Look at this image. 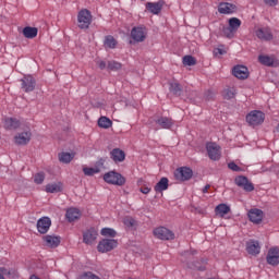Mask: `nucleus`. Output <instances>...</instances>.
Here are the masks:
<instances>
[{
  "mask_svg": "<svg viewBox=\"0 0 279 279\" xmlns=\"http://www.w3.org/2000/svg\"><path fill=\"white\" fill-rule=\"evenodd\" d=\"M77 23L80 29H88L90 27V23H93V15L90 11L83 9L77 14Z\"/></svg>",
  "mask_w": 279,
  "mask_h": 279,
  "instance_id": "obj_1",
  "label": "nucleus"
},
{
  "mask_svg": "<svg viewBox=\"0 0 279 279\" xmlns=\"http://www.w3.org/2000/svg\"><path fill=\"white\" fill-rule=\"evenodd\" d=\"M104 180L107 184H113L114 186H123L125 184V178L116 171L105 173Z\"/></svg>",
  "mask_w": 279,
  "mask_h": 279,
  "instance_id": "obj_2",
  "label": "nucleus"
},
{
  "mask_svg": "<svg viewBox=\"0 0 279 279\" xmlns=\"http://www.w3.org/2000/svg\"><path fill=\"white\" fill-rule=\"evenodd\" d=\"M264 121H265V113L258 110L251 111L246 116V123H248V125H252L253 128L256 125H260L262 123H264Z\"/></svg>",
  "mask_w": 279,
  "mask_h": 279,
  "instance_id": "obj_3",
  "label": "nucleus"
},
{
  "mask_svg": "<svg viewBox=\"0 0 279 279\" xmlns=\"http://www.w3.org/2000/svg\"><path fill=\"white\" fill-rule=\"evenodd\" d=\"M118 245L119 242H117V240L104 239L98 243L97 250L101 252V254H106V252H112Z\"/></svg>",
  "mask_w": 279,
  "mask_h": 279,
  "instance_id": "obj_4",
  "label": "nucleus"
},
{
  "mask_svg": "<svg viewBox=\"0 0 279 279\" xmlns=\"http://www.w3.org/2000/svg\"><path fill=\"white\" fill-rule=\"evenodd\" d=\"M239 27H241V20H239L238 17H231L229 20V27L223 28V34H226L228 38H232L235 32L239 31Z\"/></svg>",
  "mask_w": 279,
  "mask_h": 279,
  "instance_id": "obj_5",
  "label": "nucleus"
},
{
  "mask_svg": "<svg viewBox=\"0 0 279 279\" xmlns=\"http://www.w3.org/2000/svg\"><path fill=\"white\" fill-rule=\"evenodd\" d=\"M154 236L160 239V241H171L174 239V234L171 230L165 227H158L154 230Z\"/></svg>",
  "mask_w": 279,
  "mask_h": 279,
  "instance_id": "obj_6",
  "label": "nucleus"
},
{
  "mask_svg": "<svg viewBox=\"0 0 279 279\" xmlns=\"http://www.w3.org/2000/svg\"><path fill=\"white\" fill-rule=\"evenodd\" d=\"M206 150L210 160H220L221 146H219L217 143H207Z\"/></svg>",
  "mask_w": 279,
  "mask_h": 279,
  "instance_id": "obj_7",
  "label": "nucleus"
},
{
  "mask_svg": "<svg viewBox=\"0 0 279 279\" xmlns=\"http://www.w3.org/2000/svg\"><path fill=\"white\" fill-rule=\"evenodd\" d=\"M131 37L135 40V43H144L147 38V28L143 26L133 27L131 31Z\"/></svg>",
  "mask_w": 279,
  "mask_h": 279,
  "instance_id": "obj_8",
  "label": "nucleus"
},
{
  "mask_svg": "<svg viewBox=\"0 0 279 279\" xmlns=\"http://www.w3.org/2000/svg\"><path fill=\"white\" fill-rule=\"evenodd\" d=\"M22 90H24V93H32L34 90V88H36V78H34V76L32 75H25L22 80Z\"/></svg>",
  "mask_w": 279,
  "mask_h": 279,
  "instance_id": "obj_9",
  "label": "nucleus"
},
{
  "mask_svg": "<svg viewBox=\"0 0 279 279\" xmlns=\"http://www.w3.org/2000/svg\"><path fill=\"white\" fill-rule=\"evenodd\" d=\"M236 186H240V189H243L247 193H252L254 191V184L250 182V180L246 177L239 175L234 180Z\"/></svg>",
  "mask_w": 279,
  "mask_h": 279,
  "instance_id": "obj_10",
  "label": "nucleus"
},
{
  "mask_svg": "<svg viewBox=\"0 0 279 279\" xmlns=\"http://www.w3.org/2000/svg\"><path fill=\"white\" fill-rule=\"evenodd\" d=\"M44 244L46 247H50L51 250L58 247L62 241L60 235H54V234H48L43 236Z\"/></svg>",
  "mask_w": 279,
  "mask_h": 279,
  "instance_id": "obj_11",
  "label": "nucleus"
},
{
  "mask_svg": "<svg viewBox=\"0 0 279 279\" xmlns=\"http://www.w3.org/2000/svg\"><path fill=\"white\" fill-rule=\"evenodd\" d=\"M266 260L268 265L276 267L279 265V247L275 246L269 248Z\"/></svg>",
  "mask_w": 279,
  "mask_h": 279,
  "instance_id": "obj_12",
  "label": "nucleus"
},
{
  "mask_svg": "<svg viewBox=\"0 0 279 279\" xmlns=\"http://www.w3.org/2000/svg\"><path fill=\"white\" fill-rule=\"evenodd\" d=\"M51 228V218L43 217L37 221V230L40 234H47Z\"/></svg>",
  "mask_w": 279,
  "mask_h": 279,
  "instance_id": "obj_13",
  "label": "nucleus"
},
{
  "mask_svg": "<svg viewBox=\"0 0 279 279\" xmlns=\"http://www.w3.org/2000/svg\"><path fill=\"white\" fill-rule=\"evenodd\" d=\"M97 230L95 229H88L83 233V243H85L86 245H93L95 243V241H97Z\"/></svg>",
  "mask_w": 279,
  "mask_h": 279,
  "instance_id": "obj_14",
  "label": "nucleus"
},
{
  "mask_svg": "<svg viewBox=\"0 0 279 279\" xmlns=\"http://www.w3.org/2000/svg\"><path fill=\"white\" fill-rule=\"evenodd\" d=\"M234 77L238 80H247L250 72L245 65H235L232 70Z\"/></svg>",
  "mask_w": 279,
  "mask_h": 279,
  "instance_id": "obj_15",
  "label": "nucleus"
},
{
  "mask_svg": "<svg viewBox=\"0 0 279 279\" xmlns=\"http://www.w3.org/2000/svg\"><path fill=\"white\" fill-rule=\"evenodd\" d=\"M14 141L16 145H27L32 141V131L19 133L15 135Z\"/></svg>",
  "mask_w": 279,
  "mask_h": 279,
  "instance_id": "obj_16",
  "label": "nucleus"
},
{
  "mask_svg": "<svg viewBox=\"0 0 279 279\" xmlns=\"http://www.w3.org/2000/svg\"><path fill=\"white\" fill-rule=\"evenodd\" d=\"M236 5L230 2H222L218 5V12L220 14H234Z\"/></svg>",
  "mask_w": 279,
  "mask_h": 279,
  "instance_id": "obj_17",
  "label": "nucleus"
},
{
  "mask_svg": "<svg viewBox=\"0 0 279 279\" xmlns=\"http://www.w3.org/2000/svg\"><path fill=\"white\" fill-rule=\"evenodd\" d=\"M246 252L251 254V256H257V254H260V244L258 241H250L246 243Z\"/></svg>",
  "mask_w": 279,
  "mask_h": 279,
  "instance_id": "obj_18",
  "label": "nucleus"
},
{
  "mask_svg": "<svg viewBox=\"0 0 279 279\" xmlns=\"http://www.w3.org/2000/svg\"><path fill=\"white\" fill-rule=\"evenodd\" d=\"M177 178L183 181L191 180L193 178V170L187 167L180 168L177 170Z\"/></svg>",
  "mask_w": 279,
  "mask_h": 279,
  "instance_id": "obj_19",
  "label": "nucleus"
},
{
  "mask_svg": "<svg viewBox=\"0 0 279 279\" xmlns=\"http://www.w3.org/2000/svg\"><path fill=\"white\" fill-rule=\"evenodd\" d=\"M162 5H165V2L158 1V2H147L146 3V10L150 12L151 14H160L162 11Z\"/></svg>",
  "mask_w": 279,
  "mask_h": 279,
  "instance_id": "obj_20",
  "label": "nucleus"
},
{
  "mask_svg": "<svg viewBox=\"0 0 279 279\" xmlns=\"http://www.w3.org/2000/svg\"><path fill=\"white\" fill-rule=\"evenodd\" d=\"M248 218L252 223H260L263 221V210L260 209H251L248 211Z\"/></svg>",
  "mask_w": 279,
  "mask_h": 279,
  "instance_id": "obj_21",
  "label": "nucleus"
},
{
  "mask_svg": "<svg viewBox=\"0 0 279 279\" xmlns=\"http://www.w3.org/2000/svg\"><path fill=\"white\" fill-rule=\"evenodd\" d=\"M158 126L162 128V130H169L173 126V120L171 118L161 117L155 120Z\"/></svg>",
  "mask_w": 279,
  "mask_h": 279,
  "instance_id": "obj_22",
  "label": "nucleus"
},
{
  "mask_svg": "<svg viewBox=\"0 0 279 279\" xmlns=\"http://www.w3.org/2000/svg\"><path fill=\"white\" fill-rule=\"evenodd\" d=\"M110 156L113 162H123L125 160V151L120 148L112 149Z\"/></svg>",
  "mask_w": 279,
  "mask_h": 279,
  "instance_id": "obj_23",
  "label": "nucleus"
},
{
  "mask_svg": "<svg viewBox=\"0 0 279 279\" xmlns=\"http://www.w3.org/2000/svg\"><path fill=\"white\" fill-rule=\"evenodd\" d=\"M256 36L260 40H271V38H274V35L271 34V29L269 28H258L256 31Z\"/></svg>",
  "mask_w": 279,
  "mask_h": 279,
  "instance_id": "obj_24",
  "label": "nucleus"
},
{
  "mask_svg": "<svg viewBox=\"0 0 279 279\" xmlns=\"http://www.w3.org/2000/svg\"><path fill=\"white\" fill-rule=\"evenodd\" d=\"M65 217L68 221H75L80 219V217H82V213L80 211V209L71 207L66 210Z\"/></svg>",
  "mask_w": 279,
  "mask_h": 279,
  "instance_id": "obj_25",
  "label": "nucleus"
},
{
  "mask_svg": "<svg viewBox=\"0 0 279 279\" xmlns=\"http://www.w3.org/2000/svg\"><path fill=\"white\" fill-rule=\"evenodd\" d=\"M4 128L5 130H16L17 128H21V122L15 118H5Z\"/></svg>",
  "mask_w": 279,
  "mask_h": 279,
  "instance_id": "obj_26",
  "label": "nucleus"
},
{
  "mask_svg": "<svg viewBox=\"0 0 279 279\" xmlns=\"http://www.w3.org/2000/svg\"><path fill=\"white\" fill-rule=\"evenodd\" d=\"M167 189H169V179L163 177L155 185V191H156V193H162V191H167Z\"/></svg>",
  "mask_w": 279,
  "mask_h": 279,
  "instance_id": "obj_27",
  "label": "nucleus"
},
{
  "mask_svg": "<svg viewBox=\"0 0 279 279\" xmlns=\"http://www.w3.org/2000/svg\"><path fill=\"white\" fill-rule=\"evenodd\" d=\"M23 35L25 38H36L38 36V28L32 27V26H26L23 28Z\"/></svg>",
  "mask_w": 279,
  "mask_h": 279,
  "instance_id": "obj_28",
  "label": "nucleus"
},
{
  "mask_svg": "<svg viewBox=\"0 0 279 279\" xmlns=\"http://www.w3.org/2000/svg\"><path fill=\"white\" fill-rule=\"evenodd\" d=\"M228 213H230V206H228L226 204H219L216 207V215H218L219 217H226V215H228Z\"/></svg>",
  "mask_w": 279,
  "mask_h": 279,
  "instance_id": "obj_29",
  "label": "nucleus"
},
{
  "mask_svg": "<svg viewBox=\"0 0 279 279\" xmlns=\"http://www.w3.org/2000/svg\"><path fill=\"white\" fill-rule=\"evenodd\" d=\"M73 158H75V154H73V153L59 154V160H60V162H63L64 165H69V162H71V160H73Z\"/></svg>",
  "mask_w": 279,
  "mask_h": 279,
  "instance_id": "obj_30",
  "label": "nucleus"
},
{
  "mask_svg": "<svg viewBox=\"0 0 279 279\" xmlns=\"http://www.w3.org/2000/svg\"><path fill=\"white\" fill-rule=\"evenodd\" d=\"M62 191L61 183H50L46 185V193H60Z\"/></svg>",
  "mask_w": 279,
  "mask_h": 279,
  "instance_id": "obj_31",
  "label": "nucleus"
},
{
  "mask_svg": "<svg viewBox=\"0 0 279 279\" xmlns=\"http://www.w3.org/2000/svg\"><path fill=\"white\" fill-rule=\"evenodd\" d=\"M99 128H104V130H108V128H112V120L106 117H101L98 120Z\"/></svg>",
  "mask_w": 279,
  "mask_h": 279,
  "instance_id": "obj_32",
  "label": "nucleus"
},
{
  "mask_svg": "<svg viewBox=\"0 0 279 279\" xmlns=\"http://www.w3.org/2000/svg\"><path fill=\"white\" fill-rule=\"evenodd\" d=\"M170 92L173 93V95H181L182 93V86L178 82H171L169 84Z\"/></svg>",
  "mask_w": 279,
  "mask_h": 279,
  "instance_id": "obj_33",
  "label": "nucleus"
},
{
  "mask_svg": "<svg viewBox=\"0 0 279 279\" xmlns=\"http://www.w3.org/2000/svg\"><path fill=\"white\" fill-rule=\"evenodd\" d=\"M105 47L106 49H114L117 47V39L112 36H107L105 38Z\"/></svg>",
  "mask_w": 279,
  "mask_h": 279,
  "instance_id": "obj_34",
  "label": "nucleus"
},
{
  "mask_svg": "<svg viewBox=\"0 0 279 279\" xmlns=\"http://www.w3.org/2000/svg\"><path fill=\"white\" fill-rule=\"evenodd\" d=\"M258 61L260 62V64H264L265 66L274 65V59L269 56H259Z\"/></svg>",
  "mask_w": 279,
  "mask_h": 279,
  "instance_id": "obj_35",
  "label": "nucleus"
},
{
  "mask_svg": "<svg viewBox=\"0 0 279 279\" xmlns=\"http://www.w3.org/2000/svg\"><path fill=\"white\" fill-rule=\"evenodd\" d=\"M183 64L185 66H195V64H197V61L193 56H185L183 57Z\"/></svg>",
  "mask_w": 279,
  "mask_h": 279,
  "instance_id": "obj_36",
  "label": "nucleus"
},
{
  "mask_svg": "<svg viewBox=\"0 0 279 279\" xmlns=\"http://www.w3.org/2000/svg\"><path fill=\"white\" fill-rule=\"evenodd\" d=\"M100 234L102 236H111V238H114L117 236V231L112 228H102L101 231H100Z\"/></svg>",
  "mask_w": 279,
  "mask_h": 279,
  "instance_id": "obj_37",
  "label": "nucleus"
},
{
  "mask_svg": "<svg viewBox=\"0 0 279 279\" xmlns=\"http://www.w3.org/2000/svg\"><path fill=\"white\" fill-rule=\"evenodd\" d=\"M234 95H236V90L234 88H227L223 92L225 99H233Z\"/></svg>",
  "mask_w": 279,
  "mask_h": 279,
  "instance_id": "obj_38",
  "label": "nucleus"
},
{
  "mask_svg": "<svg viewBox=\"0 0 279 279\" xmlns=\"http://www.w3.org/2000/svg\"><path fill=\"white\" fill-rule=\"evenodd\" d=\"M107 69H109V71H119V69H121V63L117 61H109Z\"/></svg>",
  "mask_w": 279,
  "mask_h": 279,
  "instance_id": "obj_39",
  "label": "nucleus"
},
{
  "mask_svg": "<svg viewBox=\"0 0 279 279\" xmlns=\"http://www.w3.org/2000/svg\"><path fill=\"white\" fill-rule=\"evenodd\" d=\"M83 173L85 175H95V173H99V168H88V167H85L83 168Z\"/></svg>",
  "mask_w": 279,
  "mask_h": 279,
  "instance_id": "obj_40",
  "label": "nucleus"
},
{
  "mask_svg": "<svg viewBox=\"0 0 279 279\" xmlns=\"http://www.w3.org/2000/svg\"><path fill=\"white\" fill-rule=\"evenodd\" d=\"M35 184H43L45 182V172H38L34 175Z\"/></svg>",
  "mask_w": 279,
  "mask_h": 279,
  "instance_id": "obj_41",
  "label": "nucleus"
},
{
  "mask_svg": "<svg viewBox=\"0 0 279 279\" xmlns=\"http://www.w3.org/2000/svg\"><path fill=\"white\" fill-rule=\"evenodd\" d=\"M78 279H101V278H99V276L93 272H84L83 275L80 276Z\"/></svg>",
  "mask_w": 279,
  "mask_h": 279,
  "instance_id": "obj_42",
  "label": "nucleus"
},
{
  "mask_svg": "<svg viewBox=\"0 0 279 279\" xmlns=\"http://www.w3.org/2000/svg\"><path fill=\"white\" fill-rule=\"evenodd\" d=\"M0 271H1L2 276H9L10 278H15V276H16V271H14V270H8L5 268H1Z\"/></svg>",
  "mask_w": 279,
  "mask_h": 279,
  "instance_id": "obj_43",
  "label": "nucleus"
},
{
  "mask_svg": "<svg viewBox=\"0 0 279 279\" xmlns=\"http://www.w3.org/2000/svg\"><path fill=\"white\" fill-rule=\"evenodd\" d=\"M228 168L231 170V171H242V169H241V167H239V166H236L235 163H234V161H232V162H229L228 163Z\"/></svg>",
  "mask_w": 279,
  "mask_h": 279,
  "instance_id": "obj_44",
  "label": "nucleus"
},
{
  "mask_svg": "<svg viewBox=\"0 0 279 279\" xmlns=\"http://www.w3.org/2000/svg\"><path fill=\"white\" fill-rule=\"evenodd\" d=\"M264 2L270 7L278 5V0H264Z\"/></svg>",
  "mask_w": 279,
  "mask_h": 279,
  "instance_id": "obj_45",
  "label": "nucleus"
},
{
  "mask_svg": "<svg viewBox=\"0 0 279 279\" xmlns=\"http://www.w3.org/2000/svg\"><path fill=\"white\" fill-rule=\"evenodd\" d=\"M141 193H143L144 195H147L149 194V192L151 191V187L149 186H144V187H141Z\"/></svg>",
  "mask_w": 279,
  "mask_h": 279,
  "instance_id": "obj_46",
  "label": "nucleus"
},
{
  "mask_svg": "<svg viewBox=\"0 0 279 279\" xmlns=\"http://www.w3.org/2000/svg\"><path fill=\"white\" fill-rule=\"evenodd\" d=\"M97 64L99 66V69H101V71H104V69H106L107 64H106V61H97Z\"/></svg>",
  "mask_w": 279,
  "mask_h": 279,
  "instance_id": "obj_47",
  "label": "nucleus"
},
{
  "mask_svg": "<svg viewBox=\"0 0 279 279\" xmlns=\"http://www.w3.org/2000/svg\"><path fill=\"white\" fill-rule=\"evenodd\" d=\"M124 223H125V226H134V220L133 219H125Z\"/></svg>",
  "mask_w": 279,
  "mask_h": 279,
  "instance_id": "obj_48",
  "label": "nucleus"
},
{
  "mask_svg": "<svg viewBox=\"0 0 279 279\" xmlns=\"http://www.w3.org/2000/svg\"><path fill=\"white\" fill-rule=\"evenodd\" d=\"M195 267V269H197V271H204L205 269H206V266H198V265H195L194 266Z\"/></svg>",
  "mask_w": 279,
  "mask_h": 279,
  "instance_id": "obj_49",
  "label": "nucleus"
},
{
  "mask_svg": "<svg viewBox=\"0 0 279 279\" xmlns=\"http://www.w3.org/2000/svg\"><path fill=\"white\" fill-rule=\"evenodd\" d=\"M208 189H210V184H207L203 187V193H208Z\"/></svg>",
  "mask_w": 279,
  "mask_h": 279,
  "instance_id": "obj_50",
  "label": "nucleus"
},
{
  "mask_svg": "<svg viewBox=\"0 0 279 279\" xmlns=\"http://www.w3.org/2000/svg\"><path fill=\"white\" fill-rule=\"evenodd\" d=\"M29 279H40V278H38V276H36V275H33V276H31Z\"/></svg>",
  "mask_w": 279,
  "mask_h": 279,
  "instance_id": "obj_51",
  "label": "nucleus"
},
{
  "mask_svg": "<svg viewBox=\"0 0 279 279\" xmlns=\"http://www.w3.org/2000/svg\"><path fill=\"white\" fill-rule=\"evenodd\" d=\"M218 51H219V53H220L221 56L223 54V51H222L221 49H219Z\"/></svg>",
  "mask_w": 279,
  "mask_h": 279,
  "instance_id": "obj_52",
  "label": "nucleus"
},
{
  "mask_svg": "<svg viewBox=\"0 0 279 279\" xmlns=\"http://www.w3.org/2000/svg\"><path fill=\"white\" fill-rule=\"evenodd\" d=\"M0 279H5V277H3V275L0 274Z\"/></svg>",
  "mask_w": 279,
  "mask_h": 279,
  "instance_id": "obj_53",
  "label": "nucleus"
}]
</instances>
